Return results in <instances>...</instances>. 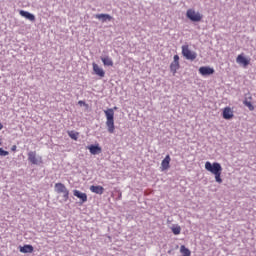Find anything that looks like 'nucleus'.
I'll use <instances>...</instances> for the list:
<instances>
[{
    "label": "nucleus",
    "instance_id": "obj_1",
    "mask_svg": "<svg viewBox=\"0 0 256 256\" xmlns=\"http://www.w3.org/2000/svg\"><path fill=\"white\" fill-rule=\"evenodd\" d=\"M205 169L206 171H209V173H212V175L215 176L216 183H223V179L221 178V173L223 172V167L219 162L211 163L207 161L205 163Z\"/></svg>",
    "mask_w": 256,
    "mask_h": 256
},
{
    "label": "nucleus",
    "instance_id": "obj_2",
    "mask_svg": "<svg viewBox=\"0 0 256 256\" xmlns=\"http://www.w3.org/2000/svg\"><path fill=\"white\" fill-rule=\"evenodd\" d=\"M116 109H117V106H115L114 108H108L107 110H104L108 133H115V111H116Z\"/></svg>",
    "mask_w": 256,
    "mask_h": 256
},
{
    "label": "nucleus",
    "instance_id": "obj_3",
    "mask_svg": "<svg viewBox=\"0 0 256 256\" xmlns=\"http://www.w3.org/2000/svg\"><path fill=\"white\" fill-rule=\"evenodd\" d=\"M55 192L58 193V195L63 194L62 198L63 201L67 202L69 201V189L65 186V184L58 182L54 186Z\"/></svg>",
    "mask_w": 256,
    "mask_h": 256
},
{
    "label": "nucleus",
    "instance_id": "obj_4",
    "mask_svg": "<svg viewBox=\"0 0 256 256\" xmlns=\"http://www.w3.org/2000/svg\"><path fill=\"white\" fill-rule=\"evenodd\" d=\"M186 17H187V19L192 21V23H199L201 21V19H203V15H201V13L196 12L193 9L187 10Z\"/></svg>",
    "mask_w": 256,
    "mask_h": 256
},
{
    "label": "nucleus",
    "instance_id": "obj_5",
    "mask_svg": "<svg viewBox=\"0 0 256 256\" xmlns=\"http://www.w3.org/2000/svg\"><path fill=\"white\" fill-rule=\"evenodd\" d=\"M182 55L188 61H195L197 59V53L189 49V45L182 46Z\"/></svg>",
    "mask_w": 256,
    "mask_h": 256
},
{
    "label": "nucleus",
    "instance_id": "obj_6",
    "mask_svg": "<svg viewBox=\"0 0 256 256\" xmlns=\"http://www.w3.org/2000/svg\"><path fill=\"white\" fill-rule=\"evenodd\" d=\"M181 68V64H179V55H174L173 61L170 64V71L175 75L177 73V70Z\"/></svg>",
    "mask_w": 256,
    "mask_h": 256
},
{
    "label": "nucleus",
    "instance_id": "obj_7",
    "mask_svg": "<svg viewBox=\"0 0 256 256\" xmlns=\"http://www.w3.org/2000/svg\"><path fill=\"white\" fill-rule=\"evenodd\" d=\"M198 71L202 77H209L215 73V69L210 66H201Z\"/></svg>",
    "mask_w": 256,
    "mask_h": 256
},
{
    "label": "nucleus",
    "instance_id": "obj_8",
    "mask_svg": "<svg viewBox=\"0 0 256 256\" xmlns=\"http://www.w3.org/2000/svg\"><path fill=\"white\" fill-rule=\"evenodd\" d=\"M28 161L32 163V165H39V163H41V157L37 158V152L30 151L28 153Z\"/></svg>",
    "mask_w": 256,
    "mask_h": 256
},
{
    "label": "nucleus",
    "instance_id": "obj_9",
    "mask_svg": "<svg viewBox=\"0 0 256 256\" xmlns=\"http://www.w3.org/2000/svg\"><path fill=\"white\" fill-rule=\"evenodd\" d=\"M19 14L21 15V17H24V19H27L28 21L35 23V20H36L35 14L25 10H20Z\"/></svg>",
    "mask_w": 256,
    "mask_h": 256
},
{
    "label": "nucleus",
    "instance_id": "obj_10",
    "mask_svg": "<svg viewBox=\"0 0 256 256\" xmlns=\"http://www.w3.org/2000/svg\"><path fill=\"white\" fill-rule=\"evenodd\" d=\"M74 197H77L80 199V205H83V203H87V194L83 193L79 190H73Z\"/></svg>",
    "mask_w": 256,
    "mask_h": 256
},
{
    "label": "nucleus",
    "instance_id": "obj_11",
    "mask_svg": "<svg viewBox=\"0 0 256 256\" xmlns=\"http://www.w3.org/2000/svg\"><path fill=\"white\" fill-rule=\"evenodd\" d=\"M92 67H93V71H94V75H97V77H100L101 79H103V77H105V70H103V68L99 67L97 65V63H92Z\"/></svg>",
    "mask_w": 256,
    "mask_h": 256
},
{
    "label": "nucleus",
    "instance_id": "obj_12",
    "mask_svg": "<svg viewBox=\"0 0 256 256\" xmlns=\"http://www.w3.org/2000/svg\"><path fill=\"white\" fill-rule=\"evenodd\" d=\"M95 19H98V21H101L102 23H107L108 21H113V16L109 14H95Z\"/></svg>",
    "mask_w": 256,
    "mask_h": 256
},
{
    "label": "nucleus",
    "instance_id": "obj_13",
    "mask_svg": "<svg viewBox=\"0 0 256 256\" xmlns=\"http://www.w3.org/2000/svg\"><path fill=\"white\" fill-rule=\"evenodd\" d=\"M236 63L239 65H243V67H247L250 63V60L245 57L243 54H239L236 58Z\"/></svg>",
    "mask_w": 256,
    "mask_h": 256
},
{
    "label": "nucleus",
    "instance_id": "obj_14",
    "mask_svg": "<svg viewBox=\"0 0 256 256\" xmlns=\"http://www.w3.org/2000/svg\"><path fill=\"white\" fill-rule=\"evenodd\" d=\"M87 149L91 153V155H99L101 153L102 149L99 144H91L90 146H87Z\"/></svg>",
    "mask_w": 256,
    "mask_h": 256
},
{
    "label": "nucleus",
    "instance_id": "obj_15",
    "mask_svg": "<svg viewBox=\"0 0 256 256\" xmlns=\"http://www.w3.org/2000/svg\"><path fill=\"white\" fill-rule=\"evenodd\" d=\"M223 119H226L227 121L233 119V110H231L230 107H225L222 112Z\"/></svg>",
    "mask_w": 256,
    "mask_h": 256
},
{
    "label": "nucleus",
    "instance_id": "obj_16",
    "mask_svg": "<svg viewBox=\"0 0 256 256\" xmlns=\"http://www.w3.org/2000/svg\"><path fill=\"white\" fill-rule=\"evenodd\" d=\"M170 163H171V156L166 155V157L161 162V171H167V169L171 167Z\"/></svg>",
    "mask_w": 256,
    "mask_h": 256
},
{
    "label": "nucleus",
    "instance_id": "obj_17",
    "mask_svg": "<svg viewBox=\"0 0 256 256\" xmlns=\"http://www.w3.org/2000/svg\"><path fill=\"white\" fill-rule=\"evenodd\" d=\"M90 191L96 193V195H103V193H105V188H103V186L92 185L90 186Z\"/></svg>",
    "mask_w": 256,
    "mask_h": 256
},
{
    "label": "nucleus",
    "instance_id": "obj_18",
    "mask_svg": "<svg viewBox=\"0 0 256 256\" xmlns=\"http://www.w3.org/2000/svg\"><path fill=\"white\" fill-rule=\"evenodd\" d=\"M100 59L105 67H113V60L109 56H101Z\"/></svg>",
    "mask_w": 256,
    "mask_h": 256
},
{
    "label": "nucleus",
    "instance_id": "obj_19",
    "mask_svg": "<svg viewBox=\"0 0 256 256\" xmlns=\"http://www.w3.org/2000/svg\"><path fill=\"white\" fill-rule=\"evenodd\" d=\"M34 248L31 244H25L24 246H20V253H33Z\"/></svg>",
    "mask_w": 256,
    "mask_h": 256
},
{
    "label": "nucleus",
    "instance_id": "obj_20",
    "mask_svg": "<svg viewBox=\"0 0 256 256\" xmlns=\"http://www.w3.org/2000/svg\"><path fill=\"white\" fill-rule=\"evenodd\" d=\"M68 137H70V139H73V141H77V139H79V132L68 131Z\"/></svg>",
    "mask_w": 256,
    "mask_h": 256
},
{
    "label": "nucleus",
    "instance_id": "obj_21",
    "mask_svg": "<svg viewBox=\"0 0 256 256\" xmlns=\"http://www.w3.org/2000/svg\"><path fill=\"white\" fill-rule=\"evenodd\" d=\"M171 231H172L173 235H181V226L173 225L171 227Z\"/></svg>",
    "mask_w": 256,
    "mask_h": 256
},
{
    "label": "nucleus",
    "instance_id": "obj_22",
    "mask_svg": "<svg viewBox=\"0 0 256 256\" xmlns=\"http://www.w3.org/2000/svg\"><path fill=\"white\" fill-rule=\"evenodd\" d=\"M243 105H245V107H248L249 111H255V106H253V103L247 100V98L243 101Z\"/></svg>",
    "mask_w": 256,
    "mask_h": 256
},
{
    "label": "nucleus",
    "instance_id": "obj_23",
    "mask_svg": "<svg viewBox=\"0 0 256 256\" xmlns=\"http://www.w3.org/2000/svg\"><path fill=\"white\" fill-rule=\"evenodd\" d=\"M9 155V151L0 148V157H7Z\"/></svg>",
    "mask_w": 256,
    "mask_h": 256
},
{
    "label": "nucleus",
    "instance_id": "obj_24",
    "mask_svg": "<svg viewBox=\"0 0 256 256\" xmlns=\"http://www.w3.org/2000/svg\"><path fill=\"white\" fill-rule=\"evenodd\" d=\"M78 105H80L81 107H83V105L87 107V103L83 100L78 101Z\"/></svg>",
    "mask_w": 256,
    "mask_h": 256
},
{
    "label": "nucleus",
    "instance_id": "obj_25",
    "mask_svg": "<svg viewBox=\"0 0 256 256\" xmlns=\"http://www.w3.org/2000/svg\"><path fill=\"white\" fill-rule=\"evenodd\" d=\"M11 151H13V152L17 151V145H13V146L11 147Z\"/></svg>",
    "mask_w": 256,
    "mask_h": 256
},
{
    "label": "nucleus",
    "instance_id": "obj_26",
    "mask_svg": "<svg viewBox=\"0 0 256 256\" xmlns=\"http://www.w3.org/2000/svg\"><path fill=\"white\" fill-rule=\"evenodd\" d=\"M3 129V124L0 122V131Z\"/></svg>",
    "mask_w": 256,
    "mask_h": 256
},
{
    "label": "nucleus",
    "instance_id": "obj_27",
    "mask_svg": "<svg viewBox=\"0 0 256 256\" xmlns=\"http://www.w3.org/2000/svg\"><path fill=\"white\" fill-rule=\"evenodd\" d=\"M248 99L251 101V99H253V97L249 96Z\"/></svg>",
    "mask_w": 256,
    "mask_h": 256
},
{
    "label": "nucleus",
    "instance_id": "obj_28",
    "mask_svg": "<svg viewBox=\"0 0 256 256\" xmlns=\"http://www.w3.org/2000/svg\"><path fill=\"white\" fill-rule=\"evenodd\" d=\"M0 145H3V142H1V139H0Z\"/></svg>",
    "mask_w": 256,
    "mask_h": 256
}]
</instances>
